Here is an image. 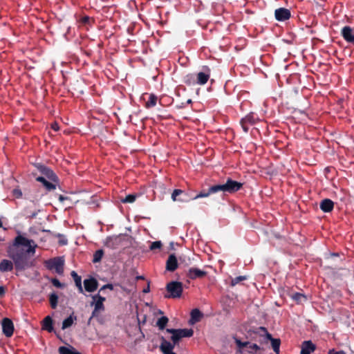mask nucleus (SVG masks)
I'll list each match as a JSON object with an SVG mask.
<instances>
[{
  "label": "nucleus",
  "instance_id": "f257e3e1",
  "mask_svg": "<svg viewBox=\"0 0 354 354\" xmlns=\"http://www.w3.org/2000/svg\"><path fill=\"white\" fill-rule=\"evenodd\" d=\"M37 245L34 240L29 239L24 235L19 234L7 249L8 256L12 261L3 259L0 262V271L10 272L15 266L16 270L23 271L33 266L31 257L36 252Z\"/></svg>",
  "mask_w": 354,
  "mask_h": 354
},
{
  "label": "nucleus",
  "instance_id": "f03ea898",
  "mask_svg": "<svg viewBox=\"0 0 354 354\" xmlns=\"http://www.w3.org/2000/svg\"><path fill=\"white\" fill-rule=\"evenodd\" d=\"M243 186V183L236 181L231 178H227L223 184L216 185L218 192H222L224 194H234L239 191Z\"/></svg>",
  "mask_w": 354,
  "mask_h": 354
},
{
  "label": "nucleus",
  "instance_id": "7ed1b4c3",
  "mask_svg": "<svg viewBox=\"0 0 354 354\" xmlns=\"http://www.w3.org/2000/svg\"><path fill=\"white\" fill-rule=\"evenodd\" d=\"M64 260L63 257H55L45 261V266L47 269L52 270H55L59 274H62L64 272Z\"/></svg>",
  "mask_w": 354,
  "mask_h": 354
},
{
  "label": "nucleus",
  "instance_id": "20e7f679",
  "mask_svg": "<svg viewBox=\"0 0 354 354\" xmlns=\"http://www.w3.org/2000/svg\"><path fill=\"white\" fill-rule=\"evenodd\" d=\"M167 291L170 294L166 297L179 298L181 297L183 288V283L179 281H171L166 286Z\"/></svg>",
  "mask_w": 354,
  "mask_h": 354
},
{
  "label": "nucleus",
  "instance_id": "39448f33",
  "mask_svg": "<svg viewBox=\"0 0 354 354\" xmlns=\"http://www.w3.org/2000/svg\"><path fill=\"white\" fill-rule=\"evenodd\" d=\"M259 330L265 333V335L263 337V341L265 342H268V341L271 342V346L276 354H279V348L281 345L280 339L273 338L272 335L269 333L267 329L265 327L261 326L258 328Z\"/></svg>",
  "mask_w": 354,
  "mask_h": 354
},
{
  "label": "nucleus",
  "instance_id": "423d86ee",
  "mask_svg": "<svg viewBox=\"0 0 354 354\" xmlns=\"http://www.w3.org/2000/svg\"><path fill=\"white\" fill-rule=\"evenodd\" d=\"M35 167L38 171L49 180L55 183H59V178L57 176L51 169L40 163L36 164Z\"/></svg>",
  "mask_w": 354,
  "mask_h": 354
},
{
  "label": "nucleus",
  "instance_id": "0eeeda50",
  "mask_svg": "<svg viewBox=\"0 0 354 354\" xmlns=\"http://www.w3.org/2000/svg\"><path fill=\"white\" fill-rule=\"evenodd\" d=\"M274 17L278 21H285L291 17L290 10L286 8H279L274 10Z\"/></svg>",
  "mask_w": 354,
  "mask_h": 354
},
{
  "label": "nucleus",
  "instance_id": "6e6552de",
  "mask_svg": "<svg viewBox=\"0 0 354 354\" xmlns=\"http://www.w3.org/2000/svg\"><path fill=\"white\" fill-rule=\"evenodd\" d=\"M3 333L8 337H11L14 332V324L9 318H3L1 322Z\"/></svg>",
  "mask_w": 354,
  "mask_h": 354
},
{
  "label": "nucleus",
  "instance_id": "1a4fd4ad",
  "mask_svg": "<svg viewBox=\"0 0 354 354\" xmlns=\"http://www.w3.org/2000/svg\"><path fill=\"white\" fill-rule=\"evenodd\" d=\"M122 239L121 235L109 236L106 239L104 245L107 248L115 249L121 245Z\"/></svg>",
  "mask_w": 354,
  "mask_h": 354
},
{
  "label": "nucleus",
  "instance_id": "9d476101",
  "mask_svg": "<svg viewBox=\"0 0 354 354\" xmlns=\"http://www.w3.org/2000/svg\"><path fill=\"white\" fill-rule=\"evenodd\" d=\"M207 272L201 270L197 268H190L186 275L190 279H201L207 275Z\"/></svg>",
  "mask_w": 354,
  "mask_h": 354
},
{
  "label": "nucleus",
  "instance_id": "9b49d317",
  "mask_svg": "<svg viewBox=\"0 0 354 354\" xmlns=\"http://www.w3.org/2000/svg\"><path fill=\"white\" fill-rule=\"evenodd\" d=\"M341 35L347 42L354 44V28L344 26L342 29Z\"/></svg>",
  "mask_w": 354,
  "mask_h": 354
},
{
  "label": "nucleus",
  "instance_id": "f8f14e48",
  "mask_svg": "<svg viewBox=\"0 0 354 354\" xmlns=\"http://www.w3.org/2000/svg\"><path fill=\"white\" fill-rule=\"evenodd\" d=\"M205 72H199L196 75V82L200 85L206 84L210 77V69L205 67Z\"/></svg>",
  "mask_w": 354,
  "mask_h": 354
},
{
  "label": "nucleus",
  "instance_id": "ddd939ff",
  "mask_svg": "<svg viewBox=\"0 0 354 354\" xmlns=\"http://www.w3.org/2000/svg\"><path fill=\"white\" fill-rule=\"evenodd\" d=\"M218 190H217V187H216V185H214L212 186H210L208 189L207 190H202L200 193H198V194L194 196H192L190 198V199H192V200H196V199H198V198H205V197H208L209 196H210L211 194H215V193H218Z\"/></svg>",
  "mask_w": 354,
  "mask_h": 354
},
{
  "label": "nucleus",
  "instance_id": "4468645a",
  "mask_svg": "<svg viewBox=\"0 0 354 354\" xmlns=\"http://www.w3.org/2000/svg\"><path fill=\"white\" fill-rule=\"evenodd\" d=\"M178 261L174 254H171L166 262V270L169 272H174L178 268Z\"/></svg>",
  "mask_w": 354,
  "mask_h": 354
},
{
  "label": "nucleus",
  "instance_id": "2eb2a0df",
  "mask_svg": "<svg viewBox=\"0 0 354 354\" xmlns=\"http://www.w3.org/2000/svg\"><path fill=\"white\" fill-rule=\"evenodd\" d=\"M174 346L175 344H174V343H171L170 342H168L165 339L162 338L160 348L163 354H176V353L173 352Z\"/></svg>",
  "mask_w": 354,
  "mask_h": 354
},
{
  "label": "nucleus",
  "instance_id": "dca6fc26",
  "mask_svg": "<svg viewBox=\"0 0 354 354\" xmlns=\"http://www.w3.org/2000/svg\"><path fill=\"white\" fill-rule=\"evenodd\" d=\"M84 286L86 291L88 292H94L98 286V282L95 278L84 279Z\"/></svg>",
  "mask_w": 354,
  "mask_h": 354
},
{
  "label": "nucleus",
  "instance_id": "f3484780",
  "mask_svg": "<svg viewBox=\"0 0 354 354\" xmlns=\"http://www.w3.org/2000/svg\"><path fill=\"white\" fill-rule=\"evenodd\" d=\"M316 348L315 344H314L310 340L304 341L301 347V354H310Z\"/></svg>",
  "mask_w": 354,
  "mask_h": 354
},
{
  "label": "nucleus",
  "instance_id": "a211bd4d",
  "mask_svg": "<svg viewBox=\"0 0 354 354\" xmlns=\"http://www.w3.org/2000/svg\"><path fill=\"white\" fill-rule=\"evenodd\" d=\"M319 207L324 212H330L334 208V203L329 198H324L320 202Z\"/></svg>",
  "mask_w": 354,
  "mask_h": 354
},
{
  "label": "nucleus",
  "instance_id": "6ab92c4d",
  "mask_svg": "<svg viewBox=\"0 0 354 354\" xmlns=\"http://www.w3.org/2000/svg\"><path fill=\"white\" fill-rule=\"evenodd\" d=\"M93 299L94 300L95 303V308L96 310H104V301L106 300L105 297L100 296L99 294L95 295L93 296Z\"/></svg>",
  "mask_w": 354,
  "mask_h": 354
},
{
  "label": "nucleus",
  "instance_id": "aec40b11",
  "mask_svg": "<svg viewBox=\"0 0 354 354\" xmlns=\"http://www.w3.org/2000/svg\"><path fill=\"white\" fill-rule=\"evenodd\" d=\"M167 332H174V333H178L180 336L181 337H190L193 335L194 334V330L192 329H187V328H184V329H173V328H171V329H167Z\"/></svg>",
  "mask_w": 354,
  "mask_h": 354
},
{
  "label": "nucleus",
  "instance_id": "412c9836",
  "mask_svg": "<svg viewBox=\"0 0 354 354\" xmlns=\"http://www.w3.org/2000/svg\"><path fill=\"white\" fill-rule=\"evenodd\" d=\"M181 195H186V192L183 191L182 189H176L174 190L171 194V198L174 201H180V202H188L189 198H179Z\"/></svg>",
  "mask_w": 354,
  "mask_h": 354
},
{
  "label": "nucleus",
  "instance_id": "4be33fe9",
  "mask_svg": "<svg viewBox=\"0 0 354 354\" xmlns=\"http://www.w3.org/2000/svg\"><path fill=\"white\" fill-rule=\"evenodd\" d=\"M71 277H73L75 286H77L79 292L83 293V288L82 286V278L80 276H79L75 271H72L71 273Z\"/></svg>",
  "mask_w": 354,
  "mask_h": 354
},
{
  "label": "nucleus",
  "instance_id": "5701e85b",
  "mask_svg": "<svg viewBox=\"0 0 354 354\" xmlns=\"http://www.w3.org/2000/svg\"><path fill=\"white\" fill-rule=\"evenodd\" d=\"M203 313L198 309L194 308L191 311V319L190 322L195 324L198 322L203 317Z\"/></svg>",
  "mask_w": 354,
  "mask_h": 354
},
{
  "label": "nucleus",
  "instance_id": "b1692460",
  "mask_svg": "<svg viewBox=\"0 0 354 354\" xmlns=\"http://www.w3.org/2000/svg\"><path fill=\"white\" fill-rule=\"evenodd\" d=\"M42 329L46 330L48 332H52L53 330V319L50 316H46L42 322Z\"/></svg>",
  "mask_w": 354,
  "mask_h": 354
},
{
  "label": "nucleus",
  "instance_id": "393cba45",
  "mask_svg": "<svg viewBox=\"0 0 354 354\" xmlns=\"http://www.w3.org/2000/svg\"><path fill=\"white\" fill-rule=\"evenodd\" d=\"M59 354H82L77 351L75 348L71 346L70 348L66 346H60L58 349Z\"/></svg>",
  "mask_w": 354,
  "mask_h": 354
},
{
  "label": "nucleus",
  "instance_id": "a878e982",
  "mask_svg": "<svg viewBox=\"0 0 354 354\" xmlns=\"http://www.w3.org/2000/svg\"><path fill=\"white\" fill-rule=\"evenodd\" d=\"M157 101H158V97L156 95L151 93L149 96L148 100L146 102V104H145L146 108L149 109V108L155 106L157 104Z\"/></svg>",
  "mask_w": 354,
  "mask_h": 354
},
{
  "label": "nucleus",
  "instance_id": "bb28decb",
  "mask_svg": "<svg viewBox=\"0 0 354 354\" xmlns=\"http://www.w3.org/2000/svg\"><path fill=\"white\" fill-rule=\"evenodd\" d=\"M290 296L297 304L301 303L302 301H305L307 300L306 296L300 292H294L292 293Z\"/></svg>",
  "mask_w": 354,
  "mask_h": 354
},
{
  "label": "nucleus",
  "instance_id": "cd10ccee",
  "mask_svg": "<svg viewBox=\"0 0 354 354\" xmlns=\"http://www.w3.org/2000/svg\"><path fill=\"white\" fill-rule=\"evenodd\" d=\"M75 320H76V317H73V315H70L68 317H67L63 321L62 328L64 330L71 327L73 325Z\"/></svg>",
  "mask_w": 354,
  "mask_h": 354
},
{
  "label": "nucleus",
  "instance_id": "c85d7f7f",
  "mask_svg": "<svg viewBox=\"0 0 354 354\" xmlns=\"http://www.w3.org/2000/svg\"><path fill=\"white\" fill-rule=\"evenodd\" d=\"M168 322L169 319L165 316H162L158 319L156 322V326L158 327L160 330H163L165 329Z\"/></svg>",
  "mask_w": 354,
  "mask_h": 354
},
{
  "label": "nucleus",
  "instance_id": "c756f323",
  "mask_svg": "<svg viewBox=\"0 0 354 354\" xmlns=\"http://www.w3.org/2000/svg\"><path fill=\"white\" fill-rule=\"evenodd\" d=\"M49 302L50 307L53 309H55L57 308L58 303V296L56 295V293L53 292L49 295Z\"/></svg>",
  "mask_w": 354,
  "mask_h": 354
},
{
  "label": "nucleus",
  "instance_id": "7c9ffc66",
  "mask_svg": "<svg viewBox=\"0 0 354 354\" xmlns=\"http://www.w3.org/2000/svg\"><path fill=\"white\" fill-rule=\"evenodd\" d=\"M243 122H246L249 124H254L256 122L257 118L254 115L251 113L248 114L245 118L241 119Z\"/></svg>",
  "mask_w": 354,
  "mask_h": 354
},
{
  "label": "nucleus",
  "instance_id": "2f4dec72",
  "mask_svg": "<svg viewBox=\"0 0 354 354\" xmlns=\"http://www.w3.org/2000/svg\"><path fill=\"white\" fill-rule=\"evenodd\" d=\"M234 342L237 346V347L239 348V351L240 353H241V349L248 346L249 344H250V342H241L238 337H234Z\"/></svg>",
  "mask_w": 354,
  "mask_h": 354
},
{
  "label": "nucleus",
  "instance_id": "473e14b6",
  "mask_svg": "<svg viewBox=\"0 0 354 354\" xmlns=\"http://www.w3.org/2000/svg\"><path fill=\"white\" fill-rule=\"evenodd\" d=\"M104 252L102 250H97L93 254V262L97 263L100 262L103 257Z\"/></svg>",
  "mask_w": 354,
  "mask_h": 354
},
{
  "label": "nucleus",
  "instance_id": "72a5a7b5",
  "mask_svg": "<svg viewBox=\"0 0 354 354\" xmlns=\"http://www.w3.org/2000/svg\"><path fill=\"white\" fill-rule=\"evenodd\" d=\"M136 194H129L124 198L121 199V201L124 203H132L136 201Z\"/></svg>",
  "mask_w": 354,
  "mask_h": 354
},
{
  "label": "nucleus",
  "instance_id": "f704fd0d",
  "mask_svg": "<svg viewBox=\"0 0 354 354\" xmlns=\"http://www.w3.org/2000/svg\"><path fill=\"white\" fill-rule=\"evenodd\" d=\"M58 183H55L53 181L50 182L48 180H47L46 182H45V184L44 185V187L46 188V189L48 192H50L52 190H54L56 188V186Z\"/></svg>",
  "mask_w": 354,
  "mask_h": 354
},
{
  "label": "nucleus",
  "instance_id": "c9c22d12",
  "mask_svg": "<svg viewBox=\"0 0 354 354\" xmlns=\"http://www.w3.org/2000/svg\"><path fill=\"white\" fill-rule=\"evenodd\" d=\"M247 279L245 276H239L235 278L232 279L231 280V286H234L242 281H244Z\"/></svg>",
  "mask_w": 354,
  "mask_h": 354
},
{
  "label": "nucleus",
  "instance_id": "e433bc0d",
  "mask_svg": "<svg viewBox=\"0 0 354 354\" xmlns=\"http://www.w3.org/2000/svg\"><path fill=\"white\" fill-rule=\"evenodd\" d=\"M162 243L160 241H153L150 245V250H160L162 248Z\"/></svg>",
  "mask_w": 354,
  "mask_h": 354
},
{
  "label": "nucleus",
  "instance_id": "4c0bfd02",
  "mask_svg": "<svg viewBox=\"0 0 354 354\" xmlns=\"http://www.w3.org/2000/svg\"><path fill=\"white\" fill-rule=\"evenodd\" d=\"M169 333L172 334V336L171 337L174 344H176L178 343L180 339L182 338L181 336L178 333L174 332H169Z\"/></svg>",
  "mask_w": 354,
  "mask_h": 354
},
{
  "label": "nucleus",
  "instance_id": "58836bf2",
  "mask_svg": "<svg viewBox=\"0 0 354 354\" xmlns=\"http://www.w3.org/2000/svg\"><path fill=\"white\" fill-rule=\"evenodd\" d=\"M249 348L251 349V351H248V353L250 354H254V351L257 352L258 351H260L261 348L259 346H258L257 344H250L248 345Z\"/></svg>",
  "mask_w": 354,
  "mask_h": 354
},
{
  "label": "nucleus",
  "instance_id": "ea45409f",
  "mask_svg": "<svg viewBox=\"0 0 354 354\" xmlns=\"http://www.w3.org/2000/svg\"><path fill=\"white\" fill-rule=\"evenodd\" d=\"M53 285L57 288H62L64 287V284L62 283L57 279L53 278L51 279Z\"/></svg>",
  "mask_w": 354,
  "mask_h": 354
},
{
  "label": "nucleus",
  "instance_id": "a19ab883",
  "mask_svg": "<svg viewBox=\"0 0 354 354\" xmlns=\"http://www.w3.org/2000/svg\"><path fill=\"white\" fill-rule=\"evenodd\" d=\"M12 195L16 198H20L22 197V192L19 189H14L12 190Z\"/></svg>",
  "mask_w": 354,
  "mask_h": 354
},
{
  "label": "nucleus",
  "instance_id": "79ce46f5",
  "mask_svg": "<svg viewBox=\"0 0 354 354\" xmlns=\"http://www.w3.org/2000/svg\"><path fill=\"white\" fill-rule=\"evenodd\" d=\"M196 80L194 78L193 75H187L186 76V79L185 80V82L187 84H191L192 83L195 82Z\"/></svg>",
  "mask_w": 354,
  "mask_h": 354
},
{
  "label": "nucleus",
  "instance_id": "37998d69",
  "mask_svg": "<svg viewBox=\"0 0 354 354\" xmlns=\"http://www.w3.org/2000/svg\"><path fill=\"white\" fill-rule=\"evenodd\" d=\"M240 124L243 129V131L247 133L249 130V127L248 123L243 122L242 120H241Z\"/></svg>",
  "mask_w": 354,
  "mask_h": 354
},
{
  "label": "nucleus",
  "instance_id": "c03bdc74",
  "mask_svg": "<svg viewBox=\"0 0 354 354\" xmlns=\"http://www.w3.org/2000/svg\"><path fill=\"white\" fill-rule=\"evenodd\" d=\"M80 21L83 24H88L90 21V17L88 16H84L81 18Z\"/></svg>",
  "mask_w": 354,
  "mask_h": 354
},
{
  "label": "nucleus",
  "instance_id": "a18cd8bd",
  "mask_svg": "<svg viewBox=\"0 0 354 354\" xmlns=\"http://www.w3.org/2000/svg\"><path fill=\"white\" fill-rule=\"evenodd\" d=\"M36 180L41 183L43 185L45 184V182L47 181L46 178L44 176H39L36 178Z\"/></svg>",
  "mask_w": 354,
  "mask_h": 354
},
{
  "label": "nucleus",
  "instance_id": "49530a36",
  "mask_svg": "<svg viewBox=\"0 0 354 354\" xmlns=\"http://www.w3.org/2000/svg\"><path fill=\"white\" fill-rule=\"evenodd\" d=\"M36 180L41 183L43 185L45 184V182L47 181L46 178L44 176H39L36 178Z\"/></svg>",
  "mask_w": 354,
  "mask_h": 354
},
{
  "label": "nucleus",
  "instance_id": "de8ad7c7",
  "mask_svg": "<svg viewBox=\"0 0 354 354\" xmlns=\"http://www.w3.org/2000/svg\"><path fill=\"white\" fill-rule=\"evenodd\" d=\"M36 180L41 183L43 185L45 184V182L47 181L46 178L44 176H39L36 178Z\"/></svg>",
  "mask_w": 354,
  "mask_h": 354
},
{
  "label": "nucleus",
  "instance_id": "09e8293b",
  "mask_svg": "<svg viewBox=\"0 0 354 354\" xmlns=\"http://www.w3.org/2000/svg\"><path fill=\"white\" fill-rule=\"evenodd\" d=\"M100 311L101 310H96L95 308H94V309L91 313V318H97L99 317V313Z\"/></svg>",
  "mask_w": 354,
  "mask_h": 354
},
{
  "label": "nucleus",
  "instance_id": "8fccbe9b",
  "mask_svg": "<svg viewBox=\"0 0 354 354\" xmlns=\"http://www.w3.org/2000/svg\"><path fill=\"white\" fill-rule=\"evenodd\" d=\"M106 288H109L110 290H113V286L112 284H106V285H104L100 290V292L105 290Z\"/></svg>",
  "mask_w": 354,
  "mask_h": 354
},
{
  "label": "nucleus",
  "instance_id": "3c124183",
  "mask_svg": "<svg viewBox=\"0 0 354 354\" xmlns=\"http://www.w3.org/2000/svg\"><path fill=\"white\" fill-rule=\"evenodd\" d=\"M328 354H346L344 351H335L334 349L330 350Z\"/></svg>",
  "mask_w": 354,
  "mask_h": 354
},
{
  "label": "nucleus",
  "instance_id": "603ef678",
  "mask_svg": "<svg viewBox=\"0 0 354 354\" xmlns=\"http://www.w3.org/2000/svg\"><path fill=\"white\" fill-rule=\"evenodd\" d=\"M6 293V289L3 286H0V297H2L4 296Z\"/></svg>",
  "mask_w": 354,
  "mask_h": 354
},
{
  "label": "nucleus",
  "instance_id": "864d4df0",
  "mask_svg": "<svg viewBox=\"0 0 354 354\" xmlns=\"http://www.w3.org/2000/svg\"><path fill=\"white\" fill-rule=\"evenodd\" d=\"M51 127L53 129H54L55 131H58L59 130V126H58V124L57 122H54L51 124Z\"/></svg>",
  "mask_w": 354,
  "mask_h": 354
},
{
  "label": "nucleus",
  "instance_id": "5fc2aeb1",
  "mask_svg": "<svg viewBox=\"0 0 354 354\" xmlns=\"http://www.w3.org/2000/svg\"><path fill=\"white\" fill-rule=\"evenodd\" d=\"M58 198H59V201L60 202H63V201H64L65 200L68 199V197H67V196H63V195H59Z\"/></svg>",
  "mask_w": 354,
  "mask_h": 354
},
{
  "label": "nucleus",
  "instance_id": "6e6d98bb",
  "mask_svg": "<svg viewBox=\"0 0 354 354\" xmlns=\"http://www.w3.org/2000/svg\"><path fill=\"white\" fill-rule=\"evenodd\" d=\"M264 335H265V333H263V335H260V338H259V339L258 340V341H259V342L260 344H264V343H265V342L263 341V337ZM267 343H268V342H266V344H267Z\"/></svg>",
  "mask_w": 354,
  "mask_h": 354
},
{
  "label": "nucleus",
  "instance_id": "4d7b16f0",
  "mask_svg": "<svg viewBox=\"0 0 354 354\" xmlns=\"http://www.w3.org/2000/svg\"><path fill=\"white\" fill-rule=\"evenodd\" d=\"M37 212H34L30 215H29L28 217L30 218H34L37 216Z\"/></svg>",
  "mask_w": 354,
  "mask_h": 354
},
{
  "label": "nucleus",
  "instance_id": "13d9d810",
  "mask_svg": "<svg viewBox=\"0 0 354 354\" xmlns=\"http://www.w3.org/2000/svg\"><path fill=\"white\" fill-rule=\"evenodd\" d=\"M191 197H192V196L189 197V196H188V195H187V194L186 193V195H181V196H180V197H179V198H189V200H191V199H190V198H191Z\"/></svg>",
  "mask_w": 354,
  "mask_h": 354
},
{
  "label": "nucleus",
  "instance_id": "bf43d9fd",
  "mask_svg": "<svg viewBox=\"0 0 354 354\" xmlns=\"http://www.w3.org/2000/svg\"><path fill=\"white\" fill-rule=\"evenodd\" d=\"M149 291V286H148L146 288H145V289L143 290V292H144L145 293H147V292H148Z\"/></svg>",
  "mask_w": 354,
  "mask_h": 354
},
{
  "label": "nucleus",
  "instance_id": "052dcab7",
  "mask_svg": "<svg viewBox=\"0 0 354 354\" xmlns=\"http://www.w3.org/2000/svg\"><path fill=\"white\" fill-rule=\"evenodd\" d=\"M129 239V238L128 236L124 235V242L128 241Z\"/></svg>",
  "mask_w": 354,
  "mask_h": 354
},
{
  "label": "nucleus",
  "instance_id": "680f3d73",
  "mask_svg": "<svg viewBox=\"0 0 354 354\" xmlns=\"http://www.w3.org/2000/svg\"><path fill=\"white\" fill-rule=\"evenodd\" d=\"M187 104H192V100L191 99H189L187 100V102H186Z\"/></svg>",
  "mask_w": 354,
  "mask_h": 354
},
{
  "label": "nucleus",
  "instance_id": "e2e57ef3",
  "mask_svg": "<svg viewBox=\"0 0 354 354\" xmlns=\"http://www.w3.org/2000/svg\"><path fill=\"white\" fill-rule=\"evenodd\" d=\"M93 318H91V316L90 317V318L88 319V325H89L91 324V322Z\"/></svg>",
  "mask_w": 354,
  "mask_h": 354
},
{
  "label": "nucleus",
  "instance_id": "0e129e2a",
  "mask_svg": "<svg viewBox=\"0 0 354 354\" xmlns=\"http://www.w3.org/2000/svg\"><path fill=\"white\" fill-rule=\"evenodd\" d=\"M66 243H67V241H62V245H66Z\"/></svg>",
  "mask_w": 354,
  "mask_h": 354
},
{
  "label": "nucleus",
  "instance_id": "69168bd1",
  "mask_svg": "<svg viewBox=\"0 0 354 354\" xmlns=\"http://www.w3.org/2000/svg\"><path fill=\"white\" fill-rule=\"evenodd\" d=\"M332 255H333V256H337V253H333V254H332Z\"/></svg>",
  "mask_w": 354,
  "mask_h": 354
}]
</instances>
